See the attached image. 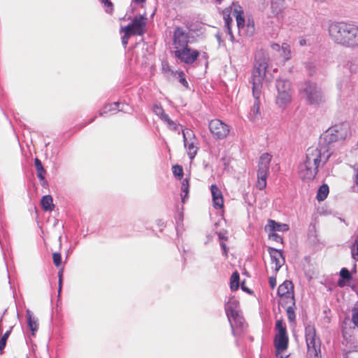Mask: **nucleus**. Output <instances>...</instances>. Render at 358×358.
<instances>
[{
    "mask_svg": "<svg viewBox=\"0 0 358 358\" xmlns=\"http://www.w3.org/2000/svg\"><path fill=\"white\" fill-rule=\"evenodd\" d=\"M189 178H185L182 182L181 185V198L182 201L184 203L185 199L189 197Z\"/></svg>",
    "mask_w": 358,
    "mask_h": 358,
    "instance_id": "27",
    "label": "nucleus"
},
{
    "mask_svg": "<svg viewBox=\"0 0 358 358\" xmlns=\"http://www.w3.org/2000/svg\"><path fill=\"white\" fill-rule=\"evenodd\" d=\"M280 306L282 308L286 309L288 320L290 322L294 321L295 320V313H294L295 303L294 304H289V303L287 304L286 303V304L280 305Z\"/></svg>",
    "mask_w": 358,
    "mask_h": 358,
    "instance_id": "31",
    "label": "nucleus"
},
{
    "mask_svg": "<svg viewBox=\"0 0 358 358\" xmlns=\"http://www.w3.org/2000/svg\"><path fill=\"white\" fill-rule=\"evenodd\" d=\"M225 312L231 326L233 325V322L239 324H242L243 319L239 315L236 306L234 303H227L225 306Z\"/></svg>",
    "mask_w": 358,
    "mask_h": 358,
    "instance_id": "17",
    "label": "nucleus"
},
{
    "mask_svg": "<svg viewBox=\"0 0 358 358\" xmlns=\"http://www.w3.org/2000/svg\"><path fill=\"white\" fill-rule=\"evenodd\" d=\"M269 284L272 289H273L276 285V279L275 277H271L269 278Z\"/></svg>",
    "mask_w": 358,
    "mask_h": 358,
    "instance_id": "43",
    "label": "nucleus"
},
{
    "mask_svg": "<svg viewBox=\"0 0 358 358\" xmlns=\"http://www.w3.org/2000/svg\"><path fill=\"white\" fill-rule=\"evenodd\" d=\"M268 253L271 257V268L274 272H278L285 264V258L281 250L268 248Z\"/></svg>",
    "mask_w": 358,
    "mask_h": 358,
    "instance_id": "16",
    "label": "nucleus"
},
{
    "mask_svg": "<svg viewBox=\"0 0 358 358\" xmlns=\"http://www.w3.org/2000/svg\"><path fill=\"white\" fill-rule=\"evenodd\" d=\"M356 182L358 184V169L356 173Z\"/></svg>",
    "mask_w": 358,
    "mask_h": 358,
    "instance_id": "53",
    "label": "nucleus"
},
{
    "mask_svg": "<svg viewBox=\"0 0 358 358\" xmlns=\"http://www.w3.org/2000/svg\"><path fill=\"white\" fill-rule=\"evenodd\" d=\"M241 287H242V289H243V290H245V291H246V290H247V289H246V287H244V286H243V282L242 283Z\"/></svg>",
    "mask_w": 358,
    "mask_h": 358,
    "instance_id": "54",
    "label": "nucleus"
},
{
    "mask_svg": "<svg viewBox=\"0 0 358 358\" xmlns=\"http://www.w3.org/2000/svg\"><path fill=\"white\" fill-rule=\"evenodd\" d=\"M241 287H242V289H243V290H245V291H246V290H247V289H246V287H244V286H243V282L242 283Z\"/></svg>",
    "mask_w": 358,
    "mask_h": 358,
    "instance_id": "55",
    "label": "nucleus"
},
{
    "mask_svg": "<svg viewBox=\"0 0 358 358\" xmlns=\"http://www.w3.org/2000/svg\"><path fill=\"white\" fill-rule=\"evenodd\" d=\"M176 73H177L178 75V77H179V82L183 85L185 86L186 88L188 87V83L185 77V73L183 71H177L176 72Z\"/></svg>",
    "mask_w": 358,
    "mask_h": 358,
    "instance_id": "39",
    "label": "nucleus"
},
{
    "mask_svg": "<svg viewBox=\"0 0 358 358\" xmlns=\"http://www.w3.org/2000/svg\"><path fill=\"white\" fill-rule=\"evenodd\" d=\"M10 330L9 331H7L1 337V338H4V340H8V336L10 335Z\"/></svg>",
    "mask_w": 358,
    "mask_h": 358,
    "instance_id": "47",
    "label": "nucleus"
},
{
    "mask_svg": "<svg viewBox=\"0 0 358 358\" xmlns=\"http://www.w3.org/2000/svg\"><path fill=\"white\" fill-rule=\"evenodd\" d=\"M271 48L273 50L280 52L281 51V46L278 43H273L271 45Z\"/></svg>",
    "mask_w": 358,
    "mask_h": 358,
    "instance_id": "44",
    "label": "nucleus"
},
{
    "mask_svg": "<svg viewBox=\"0 0 358 358\" xmlns=\"http://www.w3.org/2000/svg\"><path fill=\"white\" fill-rule=\"evenodd\" d=\"M285 0H271V10L275 15L281 14L284 10Z\"/></svg>",
    "mask_w": 358,
    "mask_h": 358,
    "instance_id": "24",
    "label": "nucleus"
},
{
    "mask_svg": "<svg viewBox=\"0 0 358 358\" xmlns=\"http://www.w3.org/2000/svg\"><path fill=\"white\" fill-rule=\"evenodd\" d=\"M240 275L238 271H234L230 278V288L233 291H236L239 287Z\"/></svg>",
    "mask_w": 358,
    "mask_h": 358,
    "instance_id": "29",
    "label": "nucleus"
},
{
    "mask_svg": "<svg viewBox=\"0 0 358 358\" xmlns=\"http://www.w3.org/2000/svg\"><path fill=\"white\" fill-rule=\"evenodd\" d=\"M266 227H268L270 231H287L289 230V227L287 224H282L276 222L275 220H268V224Z\"/></svg>",
    "mask_w": 358,
    "mask_h": 358,
    "instance_id": "19",
    "label": "nucleus"
},
{
    "mask_svg": "<svg viewBox=\"0 0 358 358\" xmlns=\"http://www.w3.org/2000/svg\"><path fill=\"white\" fill-rule=\"evenodd\" d=\"M209 130L215 139H224L230 132L229 126L219 119H213L208 123Z\"/></svg>",
    "mask_w": 358,
    "mask_h": 358,
    "instance_id": "11",
    "label": "nucleus"
},
{
    "mask_svg": "<svg viewBox=\"0 0 358 358\" xmlns=\"http://www.w3.org/2000/svg\"><path fill=\"white\" fill-rule=\"evenodd\" d=\"M198 50L192 49L189 45L174 50L175 57L181 62L187 64H193L199 57Z\"/></svg>",
    "mask_w": 358,
    "mask_h": 358,
    "instance_id": "12",
    "label": "nucleus"
},
{
    "mask_svg": "<svg viewBox=\"0 0 358 358\" xmlns=\"http://www.w3.org/2000/svg\"><path fill=\"white\" fill-rule=\"evenodd\" d=\"M350 135V128L346 124H336L327 131V143L344 140ZM324 141V139L323 140Z\"/></svg>",
    "mask_w": 358,
    "mask_h": 358,
    "instance_id": "8",
    "label": "nucleus"
},
{
    "mask_svg": "<svg viewBox=\"0 0 358 358\" xmlns=\"http://www.w3.org/2000/svg\"><path fill=\"white\" fill-rule=\"evenodd\" d=\"M291 49L289 45L286 43H284L281 45V51L280 52V55L283 59V63H285L287 61L291 59Z\"/></svg>",
    "mask_w": 358,
    "mask_h": 358,
    "instance_id": "26",
    "label": "nucleus"
},
{
    "mask_svg": "<svg viewBox=\"0 0 358 358\" xmlns=\"http://www.w3.org/2000/svg\"><path fill=\"white\" fill-rule=\"evenodd\" d=\"M217 236L220 239L227 240V236H226L225 233H222L220 231L217 233Z\"/></svg>",
    "mask_w": 358,
    "mask_h": 358,
    "instance_id": "46",
    "label": "nucleus"
},
{
    "mask_svg": "<svg viewBox=\"0 0 358 358\" xmlns=\"http://www.w3.org/2000/svg\"><path fill=\"white\" fill-rule=\"evenodd\" d=\"M268 238H269V239H271L273 241H275L277 243H282V241H283L282 237L280 236V235L277 234L274 231H271V233H269Z\"/></svg>",
    "mask_w": 358,
    "mask_h": 358,
    "instance_id": "38",
    "label": "nucleus"
},
{
    "mask_svg": "<svg viewBox=\"0 0 358 358\" xmlns=\"http://www.w3.org/2000/svg\"><path fill=\"white\" fill-rule=\"evenodd\" d=\"M276 104L285 108L292 101V86L289 80L278 79L276 80Z\"/></svg>",
    "mask_w": 358,
    "mask_h": 358,
    "instance_id": "6",
    "label": "nucleus"
},
{
    "mask_svg": "<svg viewBox=\"0 0 358 358\" xmlns=\"http://www.w3.org/2000/svg\"><path fill=\"white\" fill-rule=\"evenodd\" d=\"M251 29H252V31L254 30V25L253 24L251 26Z\"/></svg>",
    "mask_w": 358,
    "mask_h": 358,
    "instance_id": "56",
    "label": "nucleus"
},
{
    "mask_svg": "<svg viewBox=\"0 0 358 358\" xmlns=\"http://www.w3.org/2000/svg\"><path fill=\"white\" fill-rule=\"evenodd\" d=\"M103 3L108 6H112V3L109 0H100Z\"/></svg>",
    "mask_w": 358,
    "mask_h": 358,
    "instance_id": "48",
    "label": "nucleus"
},
{
    "mask_svg": "<svg viewBox=\"0 0 358 358\" xmlns=\"http://www.w3.org/2000/svg\"><path fill=\"white\" fill-rule=\"evenodd\" d=\"M232 8H227L223 10V18L225 22V27L227 29V33L230 35H232V31L231 29V24L232 23V18L231 17V12Z\"/></svg>",
    "mask_w": 358,
    "mask_h": 358,
    "instance_id": "22",
    "label": "nucleus"
},
{
    "mask_svg": "<svg viewBox=\"0 0 358 358\" xmlns=\"http://www.w3.org/2000/svg\"><path fill=\"white\" fill-rule=\"evenodd\" d=\"M329 193V188L327 184L322 185L317 192L316 199L318 201L325 200Z\"/></svg>",
    "mask_w": 358,
    "mask_h": 358,
    "instance_id": "25",
    "label": "nucleus"
},
{
    "mask_svg": "<svg viewBox=\"0 0 358 358\" xmlns=\"http://www.w3.org/2000/svg\"><path fill=\"white\" fill-rule=\"evenodd\" d=\"M338 285L342 287L345 285V282L343 280H339L338 281Z\"/></svg>",
    "mask_w": 358,
    "mask_h": 358,
    "instance_id": "50",
    "label": "nucleus"
},
{
    "mask_svg": "<svg viewBox=\"0 0 358 358\" xmlns=\"http://www.w3.org/2000/svg\"><path fill=\"white\" fill-rule=\"evenodd\" d=\"M234 15L236 19L237 27L238 29L243 28L245 26V19L243 11L241 6H236L234 10Z\"/></svg>",
    "mask_w": 358,
    "mask_h": 358,
    "instance_id": "21",
    "label": "nucleus"
},
{
    "mask_svg": "<svg viewBox=\"0 0 358 358\" xmlns=\"http://www.w3.org/2000/svg\"><path fill=\"white\" fill-rule=\"evenodd\" d=\"M189 33L182 27H176L173 34V44L175 50L187 46L189 43Z\"/></svg>",
    "mask_w": 358,
    "mask_h": 358,
    "instance_id": "14",
    "label": "nucleus"
},
{
    "mask_svg": "<svg viewBox=\"0 0 358 358\" xmlns=\"http://www.w3.org/2000/svg\"><path fill=\"white\" fill-rule=\"evenodd\" d=\"M172 171L173 176L178 180H181L183 177L184 172L182 166L176 164L172 167Z\"/></svg>",
    "mask_w": 358,
    "mask_h": 358,
    "instance_id": "34",
    "label": "nucleus"
},
{
    "mask_svg": "<svg viewBox=\"0 0 358 358\" xmlns=\"http://www.w3.org/2000/svg\"><path fill=\"white\" fill-rule=\"evenodd\" d=\"M352 320L355 326L358 327V305L352 309Z\"/></svg>",
    "mask_w": 358,
    "mask_h": 358,
    "instance_id": "40",
    "label": "nucleus"
},
{
    "mask_svg": "<svg viewBox=\"0 0 358 358\" xmlns=\"http://www.w3.org/2000/svg\"><path fill=\"white\" fill-rule=\"evenodd\" d=\"M34 164L37 171V176L41 180L45 179V170L44 169L42 163L40 159L36 158L34 159Z\"/></svg>",
    "mask_w": 358,
    "mask_h": 358,
    "instance_id": "30",
    "label": "nucleus"
},
{
    "mask_svg": "<svg viewBox=\"0 0 358 358\" xmlns=\"http://www.w3.org/2000/svg\"><path fill=\"white\" fill-rule=\"evenodd\" d=\"M357 145L358 146V141H357Z\"/></svg>",
    "mask_w": 358,
    "mask_h": 358,
    "instance_id": "57",
    "label": "nucleus"
},
{
    "mask_svg": "<svg viewBox=\"0 0 358 358\" xmlns=\"http://www.w3.org/2000/svg\"><path fill=\"white\" fill-rule=\"evenodd\" d=\"M299 92L302 99L310 106H320L326 101L324 93L315 83L310 81L304 83Z\"/></svg>",
    "mask_w": 358,
    "mask_h": 358,
    "instance_id": "3",
    "label": "nucleus"
},
{
    "mask_svg": "<svg viewBox=\"0 0 358 358\" xmlns=\"http://www.w3.org/2000/svg\"><path fill=\"white\" fill-rule=\"evenodd\" d=\"M299 44L303 46V45H305L306 44V41L305 39H301L299 41Z\"/></svg>",
    "mask_w": 358,
    "mask_h": 358,
    "instance_id": "51",
    "label": "nucleus"
},
{
    "mask_svg": "<svg viewBox=\"0 0 358 358\" xmlns=\"http://www.w3.org/2000/svg\"><path fill=\"white\" fill-rule=\"evenodd\" d=\"M340 275L343 280H350L352 278V275L349 270L346 268H341Z\"/></svg>",
    "mask_w": 358,
    "mask_h": 358,
    "instance_id": "36",
    "label": "nucleus"
},
{
    "mask_svg": "<svg viewBox=\"0 0 358 358\" xmlns=\"http://www.w3.org/2000/svg\"><path fill=\"white\" fill-rule=\"evenodd\" d=\"M135 3H144L146 0H133Z\"/></svg>",
    "mask_w": 358,
    "mask_h": 358,
    "instance_id": "52",
    "label": "nucleus"
},
{
    "mask_svg": "<svg viewBox=\"0 0 358 358\" xmlns=\"http://www.w3.org/2000/svg\"><path fill=\"white\" fill-rule=\"evenodd\" d=\"M260 96L259 95L258 97L253 96L255 102L249 114V117L252 121H255L260 115Z\"/></svg>",
    "mask_w": 358,
    "mask_h": 358,
    "instance_id": "20",
    "label": "nucleus"
},
{
    "mask_svg": "<svg viewBox=\"0 0 358 358\" xmlns=\"http://www.w3.org/2000/svg\"><path fill=\"white\" fill-rule=\"evenodd\" d=\"M279 304H294V285L291 281L285 280L278 289Z\"/></svg>",
    "mask_w": 358,
    "mask_h": 358,
    "instance_id": "10",
    "label": "nucleus"
},
{
    "mask_svg": "<svg viewBox=\"0 0 358 358\" xmlns=\"http://www.w3.org/2000/svg\"><path fill=\"white\" fill-rule=\"evenodd\" d=\"M27 317L28 322V326L31 331L32 335L35 334V332L38 329V323L36 320L32 318L31 312L29 310H27Z\"/></svg>",
    "mask_w": 358,
    "mask_h": 358,
    "instance_id": "28",
    "label": "nucleus"
},
{
    "mask_svg": "<svg viewBox=\"0 0 358 358\" xmlns=\"http://www.w3.org/2000/svg\"><path fill=\"white\" fill-rule=\"evenodd\" d=\"M210 192L213 197L214 207L217 209L222 208L224 206V200L222 192L215 184L210 186Z\"/></svg>",
    "mask_w": 358,
    "mask_h": 358,
    "instance_id": "18",
    "label": "nucleus"
},
{
    "mask_svg": "<svg viewBox=\"0 0 358 358\" xmlns=\"http://www.w3.org/2000/svg\"><path fill=\"white\" fill-rule=\"evenodd\" d=\"M271 161V155L268 153H264L259 158L257 170V187L260 190H263L266 187V180L269 174Z\"/></svg>",
    "mask_w": 358,
    "mask_h": 358,
    "instance_id": "7",
    "label": "nucleus"
},
{
    "mask_svg": "<svg viewBox=\"0 0 358 358\" xmlns=\"http://www.w3.org/2000/svg\"><path fill=\"white\" fill-rule=\"evenodd\" d=\"M120 32L124 33V36L122 37V43L124 47L126 48L128 44L129 38L134 35L131 33H130V30L129 28H124L123 27L120 28Z\"/></svg>",
    "mask_w": 358,
    "mask_h": 358,
    "instance_id": "32",
    "label": "nucleus"
},
{
    "mask_svg": "<svg viewBox=\"0 0 358 358\" xmlns=\"http://www.w3.org/2000/svg\"><path fill=\"white\" fill-rule=\"evenodd\" d=\"M118 105H119V102H114V103L106 105L104 106V108L101 110L100 115H102L106 114L110 111L117 110Z\"/></svg>",
    "mask_w": 358,
    "mask_h": 358,
    "instance_id": "33",
    "label": "nucleus"
},
{
    "mask_svg": "<svg viewBox=\"0 0 358 358\" xmlns=\"http://www.w3.org/2000/svg\"><path fill=\"white\" fill-rule=\"evenodd\" d=\"M185 146L187 148V154L191 159H193L197 154V140L195 138L194 134L190 129L182 131Z\"/></svg>",
    "mask_w": 358,
    "mask_h": 358,
    "instance_id": "13",
    "label": "nucleus"
},
{
    "mask_svg": "<svg viewBox=\"0 0 358 358\" xmlns=\"http://www.w3.org/2000/svg\"><path fill=\"white\" fill-rule=\"evenodd\" d=\"M52 260L53 263L55 266L59 267L61 266L62 264V257L60 253L59 252H54L52 254Z\"/></svg>",
    "mask_w": 358,
    "mask_h": 358,
    "instance_id": "37",
    "label": "nucleus"
},
{
    "mask_svg": "<svg viewBox=\"0 0 358 358\" xmlns=\"http://www.w3.org/2000/svg\"><path fill=\"white\" fill-rule=\"evenodd\" d=\"M331 41L341 46L358 48V26L344 21L334 22L328 28Z\"/></svg>",
    "mask_w": 358,
    "mask_h": 358,
    "instance_id": "2",
    "label": "nucleus"
},
{
    "mask_svg": "<svg viewBox=\"0 0 358 358\" xmlns=\"http://www.w3.org/2000/svg\"><path fill=\"white\" fill-rule=\"evenodd\" d=\"M275 329L278 331L274 340L275 347L278 353L287 350L288 347V336L287 334V328L284 325L282 320H278L275 324Z\"/></svg>",
    "mask_w": 358,
    "mask_h": 358,
    "instance_id": "9",
    "label": "nucleus"
},
{
    "mask_svg": "<svg viewBox=\"0 0 358 358\" xmlns=\"http://www.w3.org/2000/svg\"><path fill=\"white\" fill-rule=\"evenodd\" d=\"M332 152L327 141H320L317 145L309 147L306 152V159L299 166L298 173L303 181L313 180L319 169L329 161Z\"/></svg>",
    "mask_w": 358,
    "mask_h": 358,
    "instance_id": "1",
    "label": "nucleus"
},
{
    "mask_svg": "<svg viewBox=\"0 0 358 358\" xmlns=\"http://www.w3.org/2000/svg\"><path fill=\"white\" fill-rule=\"evenodd\" d=\"M41 204L45 211H52L54 209L53 199L50 195L43 196Z\"/></svg>",
    "mask_w": 358,
    "mask_h": 358,
    "instance_id": "23",
    "label": "nucleus"
},
{
    "mask_svg": "<svg viewBox=\"0 0 358 358\" xmlns=\"http://www.w3.org/2000/svg\"><path fill=\"white\" fill-rule=\"evenodd\" d=\"M164 118L169 122V124H174V122L169 118L167 115H165Z\"/></svg>",
    "mask_w": 358,
    "mask_h": 358,
    "instance_id": "49",
    "label": "nucleus"
},
{
    "mask_svg": "<svg viewBox=\"0 0 358 358\" xmlns=\"http://www.w3.org/2000/svg\"><path fill=\"white\" fill-rule=\"evenodd\" d=\"M305 337L307 345V358H321V341L316 335L313 325L308 324L305 329Z\"/></svg>",
    "mask_w": 358,
    "mask_h": 358,
    "instance_id": "5",
    "label": "nucleus"
},
{
    "mask_svg": "<svg viewBox=\"0 0 358 358\" xmlns=\"http://www.w3.org/2000/svg\"><path fill=\"white\" fill-rule=\"evenodd\" d=\"M62 275H63V268H61L58 273L59 277V291L62 289Z\"/></svg>",
    "mask_w": 358,
    "mask_h": 358,
    "instance_id": "42",
    "label": "nucleus"
},
{
    "mask_svg": "<svg viewBox=\"0 0 358 358\" xmlns=\"http://www.w3.org/2000/svg\"><path fill=\"white\" fill-rule=\"evenodd\" d=\"M221 247L222 248L224 255L226 257H227V256H228V251H227V248L226 244L224 243H221Z\"/></svg>",
    "mask_w": 358,
    "mask_h": 358,
    "instance_id": "45",
    "label": "nucleus"
},
{
    "mask_svg": "<svg viewBox=\"0 0 358 358\" xmlns=\"http://www.w3.org/2000/svg\"><path fill=\"white\" fill-rule=\"evenodd\" d=\"M6 340H4V338H0V355H2L3 352V350L6 345Z\"/></svg>",
    "mask_w": 358,
    "mask_h": 358,
    "instance_id": "41",
    "label": "nucleus"
},
{
    "mask_svg": "<svg viewBox=\"0 0 358 358\" xmlns=\"http://www.w3.org/2000/svg\"><path fill=\"white\" fill-rule=\"evenodd\" d=\"M351 254L354 259L358 260V239L355 241L351 247Z\"/></svg>",
    "mask_w": 358,
    "mask_h": 358,
    "instance_id": "35",
    "label": "nucleus"
},
{
    "mask_svg": "<svg viewBox=\"0 0 358 358\" xmlns=\"http://www.w3.org/2000/svg\"><path fill=\"white\" fill-rule=\"evenodd\" d=\"M268 64L265 59L256 60L252 73V95L258 97L262 94Z\"/></svg>",
    "mask_w": 358,
    "mask_h": 358,
    "instance_id": "4",
    "label": "nucleus"
},
{
    "mask_svg": "<svg viewBox=\"0 0 358 358\" xmlns=\"http://www.w3.org/2000/svg\"><path fill=\"white\" fill-rule=\"evenodd\" d=\"M147 17L143 15L136 16L131 23L124 28H129L134 36H142L146 31Z\"/></svg>",
    "mask_w": 358,
    "mask_h": 358,
    "instance_id": "15",
    "label": "nucleus"
},
{
    "mask_svg": "<svg viewBox=\"0 0 358 358\" xmlns=\"http://www.w3.org/2000/svg\"><path fill=\"white\" fill-rule=\"evenodd\" d=\"M281 358H282V357H281Z\"/></svg>",
    "mask_w": 358,
    "mask_h": 358,
    "instance_id": "58",
    "label": "nucleus"
}]
</instances>
